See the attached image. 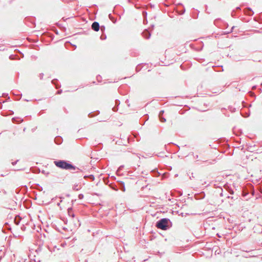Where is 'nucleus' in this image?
<instances>
[{
	"label": "nucleus",
	"mask_w": 262,
	"mask_h": 262,
	"mask_svg": "<svg viewBox=\"0 0 262 262\" xmlns=\"http://www.w3.org/2000/svg\"><path fill=\"white\" fill-rule=\"evenodd\" d=\"M71 205H70V206L68 207V213L69 214V215H71L72 217H74V215L73 214V213L72 212V208H71Z\"/></svg>",
	"instance_id": "obj_4"
},
{
	"label": "nucleus",
	"mask_w": 262,
	"mask_h": 262,
	"mask_svg": "<svg viewBox=\"0 0 262 262\" xmlns=\"http://www.w3.org/2000/svg\"><path fill=\"white\" fill-rule=\"evenodd\" d=\"M162 121H165V119H163V120H161Z\"/></svg>",
	"instance_id": "obj_6"
},
{
	"label": "nucleus",
	"mask_w": 262,
	"mask_h": 262,
	"mask_svg": "<svg viewBox=\"0 0 262 262\" xmlns=\"http://www.w3.org/2000/svg\"><path fill=\"white\" fill-rule=\"evenodd\" d=\"M168 220L167 219H162L157 222L156 226L158 228L162 230H166L168 226Z\"/></svg>",
	"instance_id": "obj_2"
},
{
	"label": "nucleus",
	"mask_w": 262,
	"mask_h": 262,
	"mask_svg": "<svg viewBox=\"0 0 262 262\" xmlns=\"http://www.w3.org/2000/svg\"><path fill=\"white\" fill-rule=\"evenodd\" d=\"M65 204L66 201L64 200H61L60 202L58 204V205L60 206V208H64Z\"/></svg>",
	"instance_id": "obj_5"
},
{
	"label": "nucleus",
	"mask_w": 262,
	"mask_h": 262,
	"mask_svg": "<svg viewBox=\"0 0 262 262\" xmlns=\"http://www.w3.org/2000/svg\"><path fill=\"white\" fill-rule=\"evenodd\" d=\"M92 28L95 31H98L99 30V24L97 22H94L92 25Z\"/></svg>",
	"instance_id": "obj_3"
},
{
	"label": "nucleus",
	"mask_w": 262,
	"mask_h": 262,
	"mask_svg": "<svg viewBox=\"0 0 262 262\" xmlns=\"http://www.w3.org/2000/svg\"><path fill=\"white\" fill-rule=\"evenodd\" d=\"M54 163L57 167H58L60 168H61V169H66V170H68V169L75 170V167L73 165H72V164H71L69 163H67L65 161H62V160L55 161H54Z\"/></svg>",
	"instance_id": "obj_1"
}]
</instances>
